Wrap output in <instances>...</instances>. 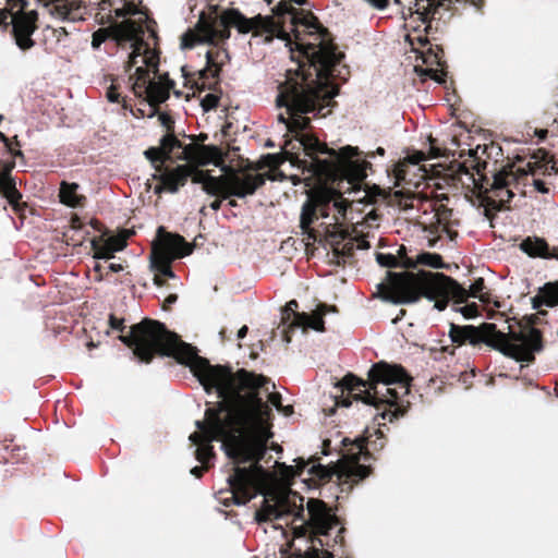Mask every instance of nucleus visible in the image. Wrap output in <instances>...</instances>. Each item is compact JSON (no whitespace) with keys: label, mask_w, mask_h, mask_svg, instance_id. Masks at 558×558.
I'll use <instances>...</instances> for the list:
<instances>
[{"label":"nucleus","mask_w":558,"mask_h":558,"mask_svg":"<svg viewBox=\"0 0 558 558\" xmlns=\"http://www.w3.org/2000/svg\"><path fill=\"white\" fill-rule=\"evenodd\" d=\"M135 332L141 341L135 354L141 361L151 363L156 356L173 357L190 367L206 392L216 390L221 400L206 409L205 418L195 422L198 430L189 439L197 445L195 458L205 465L215 457L211 442L222 441L233 463V472L227 480L229 499L238 506L251 501L260 493L266 477L259 462L272 436L271 409L259 390L268 391L270 379L245 368L234 373L229 365H211L197 354L195 347L168 333L161 325L146 322L137 326Z\"/></svg>","instance_id":"nucleus-1"},{"label":"nucleus","mask_w":558,"mask_h":558,"mask_svg":"<svg viewBox=\"0 0 558 558\" xmlns=\"http://www.w3.org/2000/svg\"><path fill=\"white\" fill-rule=\"evenodd\" d=\"M307 0H281L274 9L272 15L263 16L257 14L254 17H246L238 9H226L219 11L218 5L209 8V12L202 13L195 26V33L184 34L182 41L186 48H192L195 41L208 43L217 46L230 37V28L234 27L241 34L253 33V35H269L272 37L291 41L293 35L296 48L308 61L307 47L315 50L332 47L336 53L337 47L329 40V32L319 20L311 12L298 10L292 3L303 5Z\"/></svg>","instance_id":"nucleus-2"},{"label":"nucleus","mask_w":558,"mask_h":558,"mask_svg":"<svg viewBox=\"0 0 558 558\" xmlns=\"http://www.w3.org/2000/svg\"><path fill=\"white\" fill-rule=\"evenodd\" d=\"M306 53L308 61L286 71L276 98L277 107H284L288 116L280 113L278 120L294 135L311 129V119L305 114L325 116L323 110L336 105L333 98L339 94V86L329 80L344 57L330 46L319 50L307 47Z\"/></svg>","instance_id":"nucleus-3"},{"label":"nucleus","mask_w":558,"mask_h":558,"mask_svg":"<svg viewBox=\"0 0 558 558\" xmlns=\"http://www.w3.org/2000/svg\"><path fill=\"white\" fill-rule=\"evenodd\" d=\"M412 378L401 365H390L384 361L374 364L368 372V379L363 380L354 374H347L337 385L341 396L337 397V404L350 407L353 400L373 405L383 418L403 416L409 401L404 397L410 392Z\"/></svg>","instance_id":"nucleus-4"},{"label":"nucleus","mask_w":558,"mask_h":558,"mask_svg":"<svg viewBox=\"0 0 558 558\" xmlns=\"http://www.w3.org/2000/svg\"><path fill=\"white\" fill-rule=\"evenodd\" d=\"M536 316L530 318V324L521 326L519 330L504 332L493 323H483L480 326L449 324L448 337L452 345L444 347V351L453 355L456 348L471 345L481 349L483 344L494 349L507 357L518 362L532 363L535 353L544 348L543 333L532 327Z\"/></svg>","instance_id":"nucleus-5"},{"label":"nucleus","mask_w":558,"mask_h":558,"mask_svg":"<svg viewBox=\"0 0 558 558\" xmlns=\"http://www.w3.org/2000/svg\"><path fill=\"white\" fill-rule=\"evenodd\" d=\"M378 288L383 298L395 304L414 303L425 296L435 301V308L444 311L450 300L457 304L466 302L465 288L442 272L387 271V282Z\"/></svg>","instance_id":"nucleus-6"},{"label":"nucleus","mask_w":558,"mask_h":558,"mask_svg":"<svg viewBox=\"0 0 558 558\" xmlns=\"http://www.w3.org/2000/svg\"><path fill=\"white\" fill-rule=\"evenodd\" d=\"M294 137L305 155L312 158L314 172L324 175L331 184H347V191L360 190L372 163L360 158L357 147L345 146L337 153L312 133L301 131Z\"/></svg>","instance_id":"nucleus-7"},{"label":"nucleus","mask_w":558,"mask_h":558,"mask_svg":"<svg viewBox=\"0 0 558 558\" xmlns=\"http://www.w3.org/2000/svg\"><path fill=\"white\" fill-rule=\"evenodd\" d=\"M471 4L477 10L484 5V0H414V13L425 24L424 34L415 32L407 36L412 49L422 54L427 65H437L441 70L429 68L425 73L437 82H444V49L438 44L437 34L442 33L447 22L454 15L452 4Z\"/></svg>","instance_id":"nucleus-8"},{"label":"nucleus","mask_w":558,"mask_h":558,"mask_svg":"<svg viewBox=\"0 0 558 558\" xmlns=\"http://www.w3.org/2000/svg\"><path fill=\"white\" fill-rule=\"evenodd\" d=\"M486 165V162L480 161L472 165V168L478 175V179L473 178V183L474 189L477 191L480 204L484 207L485 216L492 220L497 211L509 209L507 204L514 196L513 189L525 195L521 186L529 184L530 174H534L535 169L529 166V170H526L525 168L517 167L514 162H508L495 171L490 182L483 173Z\"/></svg>","instance_id":"nucleus-9"},{"label":"nucleus","mask_w":558,"mask_h":558,"mask_svg":"<svg viewBox=\"0 0 558 558\" xmlns=\"http://www.w3.org/2000/svg\"><path fill=\"white\" fill-rule=\"evenodd\" d=\"M331 185V187L322 189L313 193L302 206L300 227L307 240H318L319 234L312 225L318 219V216L324 218L329 216L331 203L343 218L350 206V202L342 197V194L348 192L347 186L344 187V184Z\"/></svg>","instance_id":"nucleus-10"},{"label":"nucleus","mask_w":558,"mask_h":558,"mask_svg":"<svg viewBox=\"0 0 558 558\" xmlns=\"http://www.w3.org/2000/svg\"><path fill=\"white\" fill-rule=\"evenodd\" d=\"M266 174L244 173L243 175L231 174L229 177L209 175L204 182V191L214 196H220L223 199L230 196L243 198L253 195L266 182Z\"/></svg>","instance_id":"nucleus-11"},{"label":"nucleus","mask_w":558,"mask_h":558,"mask_svg":"<svg viewBox=\"0 0 558 558\" xmlns=\"http://www.w3.org/2000/svg\"><path fill=\"white\" fill-rule=\"evenodd\" d=\"M308 521L293 529L295 537H306L312 544L324 546L319 535H328L329 531L339 523L338 518L331 512L326 502L320 499H310L307 501Z\"/></svg>","instance_id":"nucleus-12"},{"label":"nucleus","mask_w":558,"mask_h":558,"mask_svg":"<svg viewBox=\"0 0 558 558\" xmlns=\"http://www.w3.org/2000/svg\"><path fill=\"white\" fill-rule=\"evenodd\" d=\"M38 13L35 10L27 12H17L12 15L9 24L12 25V36L16 46L23 50H29L35 46V40L32 38L37 26Z\"/></svg>","instance_id":"nucleus-13"},{"label":"nucleus","mask_w":558,"mask_h":558,"mask_svg":"<svg viewBox=\"0 0 558 558\" xmlns=\"http://www.w3.org/2000/svg\"><path fill=\"white\" fill-rule=\"evenodd\" d=\"M138 31L137 22L132 19H126L108 27L98 28L93 33L92 47L93 49H99L100 46L110 38L116 40L119 45L126 43V40L134 38Z\"/></svg>","instance_id":"nucleus-14"},{"label":"nucleus","mask_w":558,"mask_h":558,"mask_svg":"<svg viewBox=\"0 0 558 558\" xmlns=\"http://www.w3.org/2000/svg\"><path fill=\"white\" fill-rule=\"evenodd\" d=\"M159 241L153 245L151 252L177 259L190 255L193 247L180 234L166 232L163 227L158 228Z\"/></svg>","instance_id":"nucleus-15"},{"label":"nucleus","mask_w":558,"mask_h":558,"mask_svg":"<svg viewBox=\"0 0 558 558\" xmlns=\"http://www.w3.org/2000/svg\"><path fill=\"white\" fill-rule=\"evenodd\" d=\"M23 157L24 155L13 156L12 154L0 153V193L12 205L17 204L22 198V195L16 189L15 181L11 177V172L15 168V158Z\"/></svg>","instance_id":"nucleus-16"},{"label":"nucleus","mask_w":558,"mask_h":558,"mask_svg":"<svg viewBox=\"0 0 558 558\" xmlns=\"http://www.w3.org/2000/svg\"><path fill=\"white\" fill-rule=\"evenodd\" d=\"M351 449L349 450V454L351 459L354 461V464L351 465L345 471V478L347 481L357 484L359 482L365 480L372 473L371 466L360 464L359 461L362 456L367 457V446H366V439L365 438H355L351 442Z\"/></svg>","instance_id":"nucleus-17"},{"label":"nucleus","mask_w":558,"mask_h":558,"mask_svg":"<svg viewBox=\"0 0 558 558\" xmlns=\"http://www.w3.org/2000/svg\"><path fill=\"white\" fill-rule=\"evenodd\" d=\"M193 174V169L187 165L178 166L174 169H162L160 174L154 175L161 184L156 186L155 192L160 193L167 190L170 193H175L180 186L185 185L187 179Z\"/></svg>","instance_id":"nucleus-18"},{"label":"nucleus","mask_w":558,"mask_h":558,"mask_svg":"<svg viewBox=\"0 0 558 558\" xmlns=\"http://www.w3.org/2000/svg\"><path fill=\"white\" fill-rule=\"evenodd\" d=\"M146 322H150L153 324H158V325H161L162 328L170 335H174L180 341L181 338L175 333V332H172L170 330L167 329L166 325L163 323H160L158 320H155V319H150V318H144L142 322L137 323V324H134L133 326L130 327V330L126 335H123V331L125 329V325H124V318H118L116 315L113 314H110L109 315V325L112 329L114 330H118L121 332V335L119 336V340L122 341L128 348L132 349L133 351V354L134 356L136 357V360L140 362V363H143V361L140 360V357L135 354V348L137 347V343L140 344V340L137 339V335L135 332V328ZM144 364H146L144 362Z\"/></svg>","instance_id":"nucleus-19"},{"label":"nucleus","mask_w":558,"mask_h":558,"mask_svg":"<svg viewBox=\"0 0 558 558\" xmlns=\"http://www.w3.org/2000/svg\"><path fill=\"white\" fill-rule=\"evenodd\" d=\"M229 60V54L226 49L216 47L206 53V66L197 71L198 80L216 78L219 75L221 66Z\"/></svg>","instance_id":"nucleus-20"},{"label":"nucleus","mask_w":558,"mask_h":558,"mask_svg":"<svg viewBox=\"0 0 558 558\" xmlns=\"http://www.w3.org/2000/svg\"><path fill=\"white\" fill-rule=\"evenodd\" d=\"M520 248L531 257L558 259V246L549 247L543 238H526L521 242Z\"/></svg>","instance_id":"nucleus-21"},{"label":"nucleus","mask_w":558,"mask_h":558,"mask_svg":"<svg viewBox=\"0 0 558 558\" xmlns=\"http://www.w3.org/2000/svg\"><path fill=\"white\" fill-rule=\"evenodd\" d=\"M281 517L293 515L295 519H302L304 513V498L294 492L278 494Z\"/></svg>","instance_id":"nucleus-22"},{"label":"nucleus","mask_w":558,"mask_h":558,"mask_svg":"<svg viewBox=\"0 0 558 558\" xmlns=\"http://www.w3.org/2000/svg\"><path fill=\"white\" fill-rule=\"evenodd\" d=\"M335 313L338 312L337 307L335 305H328L325 303H322L317 306V308L312 313L307 314L305 312H302L301 315H298L299 322L296 325H307L311 329L316 331H325V322L324 316L327 313Z\"/></svg>","instance_id":"nucleus-23"},{"label":"nucleus","mask_w":558,"mask_h":558,"mask_svg":"<svg viewBox=\"0 0 558 558\" xmlns=\"http://www.w3.org/2000/svg\"><path fill=\"white\" fill-rule=\"evenodd\" d=\"M174 87V82H155L151 81L147 85V93L141 98L145 99L151 107H157L170 97V90Z\"/></svg>","instance_id":"nucleus-24"},{"label":"nucleus","mask_w":558,"mask_h":558,"mask_svg":"<svg viewBox=\"0 0 558 558\" xmlns=\"http://www.w3.org/2000/svg\"><path fill=\"white\" fill-rule=\"evenodd\" d=\"M348 232L345 230L328 231L329 241L332 244L333 254L336 256L352 257L356 250L355 243L352 238L347 240Z\"/></svg>","instance_id":"nucleus-25"},{"label":"nucleus","mask_w":558,"mask_h":558,"mask_svg":"<svg viewBox=\"0 0 558 558\" xmlns=\"http://www.w3.org/2000/svg\"><path fill=\"white\" fill-rule=\"evenodd\" d=\"M299 303L296 300H291L287 303V305L282 310V316L281 322L282 325L287 326V329L284 330L286 339L289 342L290 337L288 333L290 331L295 330L296 328H302L303 330L311 329L307 325H296L301 319H299L298 315H301L302 313L298 312Z\"/></svg>","instance_id":"nucleus-26"},{"label":"nucleus","mask_w":558,"mask_h":558,"mask_svg":"<svg viewBox=\"0 0 558 558\" xmlns=\"http://www.w3.org/2000/svg\"><path fill=\"white\" fill-rule=\"evenodd\" d=\"M269 497L270 498H264L260 508L255 512V520L258 523L282 518L280 513L278 494H271Z\"/></svg>","instance_id":"nucleus-27"},{"label":"nucleus","mask_w":558,"mask_h":558,"mask_svg":"<svg viewBox=\"0 0 558 558\" xmlns=\"http://www.w3.org/2000/svg\"><path fill=\"white\" fill-rule=\"evenodd\" d=\"M80 185L77 183L61 182L59 197L60 202L69 207H83L86 197L77 193Z\"/></svg>","instance_id":"nucleus-28"},{"label":"nucleus","mask_w":558,"mask_h":558,"mask_svg":"<svg viewBox=\"0 0 558 558\" xmlns=\"http://www.w3.org/2000/svg\"><path fill=\"white\" fill-rule=\"evenodd\" d=\"M544 304L549 307L558 305V280L545 283L532 299L533 308H539Z\"/></svg>","instance_id":"nucleus-29"},{"label":"nucleus","mask_w":558,"mask_h":558,"mask_svg":"<svg viewBox=\"0 0 558 558\" xmlns=\"http://www.w3.org/2000/svg\"><path fill=\"white\" fill-rule=\"evenodd\" d=\"M533 157L536 159V161H534V162L529 161L523 167L526 170H529V166H532L533 169H535V173L530 174V177H534L535 174H537L541 169H544L543 173H547V174L558 172V168L556 167V160H555L554 156L549 155L546 150L538 149L534 154Z\"/></svg>","instance_id":"nucleus-30"},{"label":"nucleus","mask_w":558,"mask_h":558,"mask_svg":"<svg viewBox=\"0 0 558 558\" xmlns=\"http://www.w3.org/2000/svg\"><path fill=\"white\" fill-rule=\"evenodd\" d=\"M150 70L147 68H136L134 74L130 75L132 82V90L136 97H142L143 94L147 93V85L153 80L149 75Z\"/></svg>","instance_id":"nucleus-31"},{"label":"nucleus","mask_w":558,"mask_h":558,"mask_svg":"<svg viewBox=\"0 0 558 558\" xmlns=\"http://www.w3.org/2000/svg\"><path fill=\"white\" fill-rule=\"evenodd\" d=\"M444 199L448 201V196L445 194L437 196V199L433 203V211H435L437 222L447 228L450 225L453 211L447 205L442 204Z\"/></svg>","instance_id":"nucleus-32"},{"label":"nucleus","mask_w":558,"mask_h":558,"mask_svg":"<svg viewBox=\"0 0 558 558\" xmlns=\"http://www.w3.org/2000/svg\"><path fill=\"white\" fill-rule=\"evenodd\" d=\"M222 161L223 154L219 147L214 145H202V151H199L197 165L206 166L208 163H214L219 166Z\"/></svg>","instance_id":"nucleus-33"},{"label":"nucleus","mask_w":558,"mask_h":558,"mask_svg":"<svg viewBox=\"0 0 558 558\" xmlns=\"http://www.w3.org/2000/svg\"><path fill=\"white\" fill-rule=\"evenodd\" d=\"M173 260L174 259L166 256V254L159 255V254H155L154 252H151V267L157 274H159L163 277H168V278L174 277V272L171 269V263Z\"/></svg>","instance_id":"nucleus-34"},{"label":"nucleus","mask_w":558,"mask_h":558,"mask_svg":"<svg viewBox=\"0 0 558 558\" xmlns=\"http://www.w3.org/2000/svg\"><path fill=\"white\" fill-rule=\"evenodd\" d=\"M27 4V0H7V8L0 12V25L7 27L9 25L8 17L12 19V15L17 12H25Z\"/></svg>","instance_id":"nucleus-35"},{"label":"nucleus","mask_w":558,"mask_h":558,"mask_svg":"<svg viewBox=\"0 0 558 558\" xmlns=\"http://www.w3.org/2000/svg\"><path fill=\"white\" fill-rule=\"evenodd\" d=\"M90 245L96 259H110L114 256V248H111L102 236L94 238Z\"/></svg>","instance_id":"nucleus-36"},{"label":"nucleus","mask_w":558,"mask_h":558,"mask_svg":"<svg viewBox=\"0 0 558 558\" xmlns=\"http://www.w3.org/2000/svg\"><path fill=\"white\" fill-rule=\"evenodd\" d=\"M308 473L315 476L320 483H328L333 476H337L338 480L342 477V474H340L336 468H327L322 464L312 465Z\"/></svg>","instance_id":"nucleus-37"},{"label":"nucleus","mask_w":558,"mask_h":558,"mask_svg":"<svg viewBox=\"0 0 558 558\" xmlns=\"http://www.w3.org/2000/svg\"><path fill=\"white\" fill-rule=\"evenodd\" d=\"M137 26L140 27L138 33L134 38H132L130 41H132V52L131 59H137L138 57H144V53L146 49H148V44L144 40V27L142 23L137 22Z\"/></svg>","instance_id":"nucleus-38"},{"label":"nucleus","mask_w":558,"mask_h":558,"mask_svg":"<svg viewBox=\"0 0 558 558\" xmlns=\"http://www.w3.org/2000/svg\"><path fill=\"white\" fill-rule=\"evenodd\" d=\"M182 142L178 140V137L174 135V133H167L162 136L160 140V146L162 153H165V157L167 160L171 159V154L173 149L181 148Z\"/></svg>","instance_id":"nucleus-39"},{"label":"nucleus","mask_w":558,"mask_h":558,"mask_svg":"<svg viewBox=\"0 0 558 558\" xmlns=\"http://www.w3.org/2000/svg\"><path fill=\"white\" fill-rule=\"evenodd\" d=\"M145 157L154 165L156 171L161 172L168 161L159 147H149L144 151Z\"/></svg>","instance_id":"nucleus-40"},{"label":"nucleus","mask_w":558,"mask_h":558,"mask_svg":"<svg viewBox=\"0 0 558 558\" xmlns=\"http://www.w3.org/2000/svg\"><path fill=\"white\" fill-rule=\"evenodd\" d=\"M416 265L422 264L426 265L433 268H442L444 262L442 257L439 254L436 253H422L417 256V259L415 260Z\"/></svg>","instance_id":"nucleus-41"},{"label":"nucleus","mask_w":558,"mask_h":558,"mask_svg":"<svg viewBox=\"0 0 558 558\" xmlns=\"http://www.w3.org/2000/svg\"><path fill=\"white\" fill-rule=\"evenodd\" d=\"M282 161L283 159L280 155L267 154L262 156V158L258 160V162L256 163V169L260 170L269 168L275 170L281 166Z\"/></svg>","instance_id":"nucleus-42"},{"label":"nucleus","mask_w":558,"mask_h":558,"mask_svg":"<svg viewBox=\"0 0 558 558\" xmlns=\"http://www.w3.org/2000/svg\"><path fill=\"white\" fill-rule=\"evenodd\" d=\"M183 151L182 157L183 160L187 162L198 163L199 151H202V145L199 144H187L185 146L182 145Z\"/></svg>","instance_id":"nucleus-43"},{"label":"nucleus","mask_w":558,"mask_h":558,"mask_svg":"<svg viewBox=\"0 0 558 558\" xmlns=\"http://www.w3.org/2000/svg\"><path fill=\"white\" fill-rule=\"evenodd\" d=\"M485 281L482 277L477 278L471 286L470 289H465L466 300L472 298H478L481 301L485 302L487 296L483 293L485 289Z\"/></svg>","instance_id":"nucleus-44"},{"label":"nucleus","mask_w":558,"mask_h":558,"mask_svg":"<svg viewBox=\"0 0 558 558\" xmlns=\"http://www.w3.org/2000/svg\"><path fill=\"white\" fill-rule=\"evenodd\" d=\"M143 61L147 69H151L155 74L158 73L159 52L157 50L150 49V47L148 46V49H146L144 53Z\"/></svg>","instance_id":"nucleus-45"},{"label":"nucleus","mask_w":558,"mask_h":558,"mask_svg":"<svg viewBox=\"0 0 558 558\" xmlns=\"http://www.w3.org/2000/svg\"><path fill=\"white\" fill-rule=\"evenodd\" d=\"M476 149H480V146H476ZM470 158L471 159L465 160L459 165L458 172L464 173V174H470L471 178L473 179L474 172H471V170H473V171H475V170L472 168V165H474L476 161H480V162H482V161L477 157V150L470 149Z\"/></svg>","instance_id":"nucleus-46"},{"label":"nucleus","mask_w":558,"mask_h":558,"mask_svg":"<svg viewBox=\"0 0 558 558\" xmlns=\"http://www.w3.org/2000/svg\"><path fill=\"white\" fill-rule=\"evenodd\" d=\"M376 260L381 267L398 268L400 266V259L393 254L377 253Z\"/></svg>","instance_id":"nucleus-47"},{"label":"nucleus","mask_w":558,"mask_h":558,"mask_svg":"<svg viewBox=\"0 0 558 558\" xmlns=\"http://www.w3.org/2000/svg\"><path fill=\"white\" fill-rule=\"evenodd\" d=\"M138 13L140 10L133 0H125V3L122 8L114 10L116 17H125L128 15H136Z\"/></svg>","instance_id":"nucleus-48"},{"label":"nucleus","mask_w":558,"mask_h":558,"mask_svg":"<svg viewBox=\"0 0 558 558\" xmlns=\"http://www.w3.org/2000/svg\"><path fill=\"white\" fill-rule=\"evenodd\" d=\"M2 120L3 116L0 114V123ZM0 153L12 154L13 156H23L22 150H15L9 142V137H7L2 132H0Z\"/></svg>","instance_id":"nucleus-49"},{"label":"nucleus","mask_w":558,"mask_h":558,"mask_svg":"<svg viewBox=\"0 0 558 558\" xmlns=\"http://www.w3.org/2000/svg\"><path fill=\"white\" fill-rule=\"evenodd\" d=\"M400 259V266L401 268L411 269L416 267L415 260H413L411 257L407 254V247L404 245H401L398 248L397 255Z\"/></svg>","instance_id":"nucleus-50"},{"label":"nucleus","mask_w":558,"mask_h":558,"mask_svg":"<svg viewBox=\"0 0 558 558\" xmlns=\"http://www.w3.org/2000/svg\"><path fill=\"white\" fill-rule=\"evenodd\" d=\"M454 311L461 313L466 319L475 318L480 314L478 305L476 303H470L461 307H456Z\"/></svg>","instance_id":"nucleus-51"},{"label":"nucleus","mask_w":558,"mask_h":558,"mask_svg":"<svg viewBox=\"0 0 558 558\" xmlns=\"http://www.w3.org/2000/svg\"><path fill=\"white\" fill-rule=\"evenodd\" d=\"M375 436L376 438L372 441H369L368 437H365L366 446H371L374 450L383 449L386 444V439L383 432L380 429L375 430ZM361 438H364V436H362ZM367 452L369 453L368 449Z\"/></svg>","instance_id":"nucleus-52"},{"label":"nucleus","mask_w":558,"mask_h":558,"mask_svg":"<svg viewBox=\"0 0 558 558\" xmlns=\"http://www.w3.org/2000/svg\"><path fill=\"white\" fill-rule=\"evenodd\" d=\"M204 111H210L219 105V97L215 94H207L201 101Z\"/></svg>","instance_id":"nucleus-53"},{"label":"nucleus","mask_w":558,"mask_h":558,"mask_svg":"<svg viewBox=\"0 0 558 558\" xmlns=\"http://www.w3.org/2000/svg\"><path fill=\"white\" fill-rule=\"evenodd\" d=\"M111 248H114V253L124 250L126 246L125 238L118 235L109 236L105 239Z\"/></svg>","instance_id":"nucleus-54"},{"label":"nucleus","mask_w":558,"mask_h":558,"mask_svg":"<svg viewBox=\"0 0 558 558\" xmlns=\"http://www.w3.org/2000/svg\"><path fill=\"white\" fill-rule=\"evenodd\" d=\"M158 119L168 133H174V120L170 114L162 112L159 114Z\"/></svg>","instance_id":"nucleus-55"},{"label":"nucleus","mask_w":558,"mask_h":558,"mask_svg":"<svg viewBox=\"0 0 558 558\" xmlns=\"http://www.w3.org/2000/svg\"><path fill=\"white\" fill-rule=\"evenodd\" d=\"M282 397L279 392H270L268 395V402L274 405L277 410L282 409Z\"/></svg>","instance_id":"nucleus-56"},{"label":"nucleus","mask_w":558,"mask_h":558,"mask_svg":"<svg viewBox=\"0 0 558 558\" xmlns=\"http://www.w3.org/2000/svg\"><path fill=\"white\" fill-rule=\"evenodd\" d=\"M107 98L111 102L120 101V94L118 93V87L114 84H111L107 90Z\"/></svg>","instance_id":"nucleus-57"},{"label":"nucleus","mask_w":558,"mask_h":558,"mask_svg":"<svg viewBox=\"0 0 558 558\" xmlns=\"http://www.w3.org/2000/svg\"><path fill=\"white\" fill-rule=\"evenodd\" d=\"M298 558H320V550L316 547V544H312V547Z\"/></svg>","instance_id":"nucleus-58"},{"label":"nucleus","mask_w":558,"mask_h":558,"mask_svg":"<svg viewBox=\"0 0 558 558\" xmlns=\"http://www.w3.org/2000/svg\"><path fill=\"white\" fill-rule=\"evenodd\" d=\"M356 250H368L371 247L369 242L366 240L364 235L352 238Z\"/></svg>","instance_id":"nucleus-59"},{"label":"nucleus","mask_w":558,"mask_h":558,"mask_svg":"<svg viewBox=\"0 0 558 558\" xmlns=\"http://www.w3.org/2000/svg\"><path fill=\"white\" fill-rule=\"evenodd\" d=\"M209 175L210 174H208V172L197 171L192 175V181L194 183H201L204 186V182L207 180Z\"/></svg>","instance_id":"nucleus-60"},{"label":"nucleus","mask_w":558,"mask_h":558,"mask_svg":"<svg viewBox=\"0 0 558 558\" xmlns=\"http://www.w3.org/2000/svg\"><path fill=\"white\" fill-rule=\"evenodd\" d=\"M532 184L535 187V190L539 193L546 194L548 193V187L546 186L545 182L539 179H532Z\"/></svg>","instance_id":"nucleus-61"},{"label":"nucleus","mask_w":558,"mask_h":558,"mask_svg":"<svg viewBox=\"0 0 558 558\" xmlns=\"http://www.w3.org/2000/svg\"><path fill=\"white\" fill-rule=\"evenodd\" d=\"M209 465L202 464L201 466H194L191 469V474L196 478H202L204 473L208 471Z\"/></svg>","instance_id":"nucleus-62"},{"label":"nucleus","mask_w":558,"mask_h":558,"mask_svg":"<svg viewBox=\"0 0 558 558\" xmlns=\"http://www.w3.org/2000/svg\"><path fill=\"white\" fill-rule=\"evenodd\" d=\"M57 11L60 15H62L64 19H71L74 20L73 12L71 9H69L66 5H57Z\"/></svg>","instance_id":"nucleus-63"},{"label":"nucleus","mask_w":558,"mask_h":558,"mask_svg":"<svg viewBox=\"0 0 558 558\" xmlns=\"http://www.w3.org/2000/svg\"><path fill=\"white\" fill-rule=\"evenodd\" d=\"M425 154L423 151H416L414 155L408 157V161L412 165H418L421 161L425 160Z\"/></svg>","instance_id":"nucleus-64"}]
</instances>
